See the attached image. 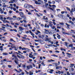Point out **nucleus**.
<instances>
[{
	"label": "nucleus",
	"instance_id": "f257e3e1",
	"mask_svg": "<svg viewBox=\"0 0 75 75\" xmlns=\"http://www.w3.org/2000/svg\"><path fill=\"white\" fill-rule=\"evenodd\" d=\"M51 38H46L45 39V41H48V42H50L51 44H53L54 42L53 41L51 42Z\"/></svg>",
	"mask_w": 75,
	"mask_h": 75
},
{
	"label": "nucleus",
	"instance_id": "774afa93",
	"mask_svg": "<svg viewBox=\"0 0 75 75\" xmlns=\"http://www.w3.org/2000/svg\"><path fill=\"white\" fill-rule=\"evenodd\" d=\"M0 19L1 20H3V18L1 16V17H0Z\"/></svg>",
	"mask_w": 75,
	"mask_h": 75
},
{
	"label": "nucleus",
	"instance_id": "b1692460",
	"mask_svg": "<svg viewBox=\"0 0 75 75\" xmlns=\"http://www.w3.org/2000/svg\"><path fill=\"white\" fill-rule=\"evenodd\" d=\"M54 65H55V67H58V63H54Z\"/></svg>",
	"mask_w": 75,
	"mask_h": 75
},
{
	"label": "nucleus",
	"instance_id": "4be33fe9",
	"mask_svg": "<svg viewBox=\"0 0 75 75\" xmlns=\"http://www.w3.org/2000/svg\"><path fill=\"white\" fill-rule=\"evenodd\" d=\"M59 24H60V25H64V23H62L59 22Z\"/></svg>",
	"mask_w": 75,
	"mask_h": 75
},
{
	"label": "nucleus",
	"instance_id": "2eb2a0df",
	"mask_svg": "<svg viewBox=\"0 0 75 75\" xmlns=\"http://www.w3.org/2000/svg\"><path fill=\"white\" fill-rule=\"evenodd\" d=\"M11 45V47L12 48H16V46H14V44H12Z\"/></svg>",
	"mask_w": 75,
	"mask_h": 75
},
{
	"label": "nucleus",
	"instance_id": "5701e85b",
	"mask_svg": "<svg viewBox=\"0 0 75 75\" xmlns=\"http://www.w3.org/2000/svg\"><path fill=\"white\" fill-rule=\"evenodd\" d=\"M29 33L30 34H31V35H34V33H32V32H31V30H29Z\"/></svg>",
	"mask_w": 75,
	"mask_h": 75
},
{
	"label": "nucleus",
	"instance_id": "c85d7f7f",
	"mask_svg": "<svg viewBox=\"0 0 75 75\" xmlns=\"http://www.w3.org/2000/svg\"><path fill=\"white\" fill-rule=\"evenodd\" d=\"M16 57V56L15 55V54L14 53H13V54H12V57H14V58H15V57Z\"/></svg>",
	"mask_w": 75,
	"mask_h": 75
},
{
	"label": "nucleus",
	"instance_id": "79ce46f5",
	"mask_svg": "<svg viewBox=\"0 0 75 75\" xmlns=\"http://www.w3.org/2000/svg\"><path fill=\"white\" fill-rule=\"evenodd\" d=\"M27 26H28V25L25 24H24V26L25 27H27Z\"/></svg>",
	"mask_w": 75,
	"mask_h": 75
},
{
	"label": "nucleus",
	"instance_id": "a19ab883",
	"mask_svg": "<svg viewBox=\"0 0 75 75\" xmlns=\"http://www.w3.org/2000/svg\"><path fill=\"white\" fill-rule=\"evenodd\" d=\"M38 1L39 2H41L42 3H43V1H42L41 0H38Z\"/></svg>",
	"mask_w": 75,
	"mask_h": 75
},
{
	"label": "nucleus",
	"instance_id": "c03bdc74",
	"mask_svg": "<svg viewBox=\"0 0 75 75\" xmlns=\"http://www.w3.org/2000/svg\"><path fill=\"white\" fill-rule=\"evenodd\" d=\"M42 37L41 38H42V39H44V35H42L41 36Z\"/></svg>",
	"mask_w": 75,
	"mask_h": 75
},
{
	"label": "nucleus",
	"instance_id": "3c124183",
	"mask_svg": "<svg viewBox=\"0 0 75 75\" xmlns=\"http://www.w3.org/2000/svg\"><path fill=\"white\" fill-rule=\"evenodd\" d=\"M34 55V56H35V55H38V54L37 53H34L33 54Z\"/></svg>",
	"mask_w": 75,
	"mask_h": 75
},
{
	"label": "nucleus",
	"instance_id": "423d86ee",
	"mask_svg": "<svg viewBox=\"0 0 75 75\" xmlns=\"http://www.w3.org/2000/svg\"><path fill=\"white\" fill-rule=\"evenodd\" d=\"M0 12L1 14H3L4 13V11H3L1 8H0Z\"/></svg>",
	"mask_w": 75,
	"mask_h": 75
},
{
	"label": "nucleus",
	"instance_id": "7c9ffc66",
	"mask_svg": "<svg viewBox=\"0 0 75 75\" xmlns=\"http://www.w3.org/2000/svg\"><path fill=\"white\" fill-rule=\"evenodd\" d=\"M74 20H75V18L74 17H73L72 18V21H74Z\"/></svg>",
	"mask_w": 75,
	"mask_h": 75
},
{
	"label": "nucleus",
	"instance_id": "2f4dec72",
	"mask_svg": "<svg viewBox=\"0 0 75 75\" xmlns=\"http://www.w3.org/2000/svg\"><path fill=\"white\" fill-rule=\"evenodd\" d=\"M57 38L58 39H60L61 38V36L60 35H58V36H57Z\"/></svg>",
	"mask_w": 75,
	"mask_h": 75
},
{
	"label": "nucleus",
	"instance_id": "f03ea898",
	"mask_svg": "<svg viewBox=\"0 0 75 75\" xmlns=\"http://www.w3.org/2000/svg\"><path fill=\"white\" fill-rule=\"evenodd\" d=\"M66 8H67V9L68 10L70 11V14H71V15H73V13H72V12H74V8H72L71 11V10H70V8H69L68 7H67Z\"/></svg>",
	"mask_w": 75,
	"mask_h": 75
},
{
	"label": "nucleus",
	"instance_id": "e2e57ef3",
	"mask_svg": "<svg viewBox=\"0 0 75 75\" xmlns=\"http://www.w3.org/2000/svg\"><path fill=\"white\" fill-rule=\"evenodd\" d=\"M47 62H51V59L50 60H48L47 61Z\"/></svg>",
	"mask_w": 75,
	"mask_h": 75
},
{
	"label": "nucleus",
	"instance_id": "8fccbe9b",
	"mask_svg": "<svg viewBox=\"0 0 75 75\" xmlns=\"http://www.w3.org/2000/svg\"><path fill=\"white\" fill-rule=\"evenodd\" d=\"M38 37L40 38H41V37H42L41 36V35L40 34L39 35Z\"/></svg>",
	"mask_w": 75,
	"mask_h": 75
},
{
	"label": "nucleus",
	"instance_id": "393cba45",
	"mask_svg": "<svg viewBox=\"0 0 75 75\" xmlns=\"http://www.w3.org/2000/svg\"><path fill=\"white\" fill-rule=\"evenodd\" d=\"M29 57L30 58H33L34 57V55H32V56H29Z\"/></svg>",
	"mask_w": 75,
	"mask_h": 75
},
{
	"label": "nucleus",
	"instance_id": "680f3d73",
	"mask_svg": "<svg viewBox=\"0 0 75 75\" xmlns=\"http://www.w3.org/2000/svg\"><path fill=\"white\" fill-rule=\"evenodd\" d=\"M62 33L63 34H66V33L64 32V31H62Z\"/></svg>",
	"mask_w": 75,
	"mask_h": 75
},
{
	"label": "nucleus",
	"instance_id": "bb28decb",
	"mask_svg": "<svg viewBox=\"0 0 75 75\" xmlns=\"http://www.w3.org/2000/svg\"><path fill=\"white\" fill-rule=\"evenodd\" d=\"M51 56H53V57H58V56L55 54H52L51 55Z\"/></svg>",
	"mask_w": 75,
	"mask_h": 75
},
{
	"label": "nucleus",
	"instance_id": "4c0bfd02",
	"mask_svg": "<svg viewBox=\"0 0 75 75\" xmlns=\"http://www.w3.org/2000/svg\"><path fill=\"white\" fill-rule=\"evenodd\" d=\"M56 28V27H55V26H53L52 27V30H54V29H55V28Z\"/></svg>",
	"mask_w": 75,
	"mask_h": 75
},
{
	"label": "nucleus",
	"instance_id": "9b49d317",
	"mask_svg": "<svg viewBox=\"0 0 75 75\" xmlns=\"http://www.w3.org/2000/svg\"><path fill=\"white\" fill-rule=\"evenodd\" d=\"M50 71H49V72L50 74H52V72L54 71V70L52 69L50 70Z\"/></svg>",
	"mask_w": 75,
	"mask_h": 75
},
{
	"label": "nucleus",
	"instance_id": "a211bd4d",
	"mask_svg": "<svg viewBox=\"0 0 75 75\" xmlns=\"http://www.w3.org/2000/svg\"><path fill=\"white\" fill-rule=\"evenodd\" d=\"M48 45H47V44H45V47L46 48H49V47H48Z\"/></svg>",
	"mask_w": 75,
	"mask_h": 75
},
{
	"label": "nucleus",
	"instance_id": "20e7f679",
	"mask_svg": "<svg viewBox=\"0 0 75 75\" xmlns=\"http://www.w3.org/2000/svg\"><path fill=\"white\" fill-rule=\"evenodd\" d=\"M30 5L26 4H25L24 5V7H25V8H30Z\"/></svg>",
	"mask_w": 75,
	"mask_h": 75
},
{
	"label": "nucleus",
	"instance_id": "7ed1b4c3",
	"mask_svg": "<svg viewBox=\"0 0 75 75\" xmlns=\"http://www.w3.org/2000/svg\"><path fill=\"white\" fill-rule=\"evenodd\" d=\"M14 58L15 59V61H14V62H15V63H16V64H18V62H17V61H18V58H17V57L16 56Z\"/></svg>",
	"mask_w": 75,
	"mask_h": 75
},
{
	"label": "nucleus",
	"instance_id": "c756f323",
	"mask_svg": "<svg viewBox=\"0 0 75 75\" xmlns=\"http://www.w3.org/2000/svg\"><path fill=\"white\" fill-rule=\"evenodd\" d=\"M66 25H67V27H68L70 26V25H69V24H68V23H66Z\"/></svg>",
	"mask_w": 75,
	"mask_h": 75
},
{
	"label": "nucleus",
	"instance_id": "6ab92c4d",
	"mask_svg": "<svg viewBox=\"0 0 75 75\" xmlns=\"http://www.w3.org/2000/svg\"><path fill=\"white\" fill-rule=\"evenodd\" d=\"M18 32L20 34H21V33H22V30H19L18 31Z\"/></svg>",
	"mask_w": 75,
	"mask_h": 75
},
{
	"label": "nucleus",
	"instance_id": "052dcab7",
	"mask_svg": "<svg viewBox=\"0 0 75 75\" xmlns=\"http://www.w3.org/2000/svg\"><path fill=\"white\" fill-rule=\"evenodd\" d=\"M17 56L19 58H21V57H20L19 55L18 54H17Z\"/></svg>",
	"mask_w": 75,
	"mask_h": 75
},
{
	"label": "nucleus",
	"instance_id": "412c9836",
	"mask_svg": "<svg viewBox=\"0 0 75 75\" xmlns=\"http://www.w3.org/2000/svg\"><path fill=\"white\" fill-rule=\"evenodd\" d=\"M17 20H22V18H17Z\"/></svg>",
	"mask_w": 75,
	"mask_h": 75
},
{
	"label": "nucleus",
	"instance_id": "473e14b6",
	"mask_svg": "<svg viewBox=\"0 0 75 75\" xmlns=\"http://www.w3.org/2000/svg\"><path fill=\"white\" fill-rule=\"evenodd\" d=\"M25 57H24V56L23 55H21V58H24Z\"/></svg>",
	"mask_w": 75,
	"mask_h": 75
},
{
	"label": "nucleus",
	"instance_id": "bf43d9fd",
	"mask_svg": "<svg viewBox=\"0 0 75 75\" xmlns=\"http://www.w3.org/2000/svg\"><path fill=\"white\" fill-rule=\"evenodd\" d=\"M55 52H56L57 53H59V51H58V50H56L55 51Z\"/></svg>",
	"mask_w": 75,
	"mask_h": 75
},
{
	"label": "nucleus",
	"instance_id": "37998d69",
	"mask_svg": "<svg viewBox=\"0 0 75 75\" xmlns=\"http://www.w3.org/2000/svg\"><path fill=\"white\" fill-rule=\"evenodd\" d=\"M60 16H61V17H62V18H64V15L63 14H60Z\"/></svg>",
	"mask_w": 75,
	"mask_h": 75
},
{
	"label": "nucleus",
	"instance_id": "49530a36",
	"mask_svg": "<svg viewBox=\"0 0 75 75\" xmlns=\"http://www.w3.org/2000/svg\"><path fill=\"white\" fill-rule=\"evenodd\" d=\"M8 68H11V65H8Z\"/></svg>",
	"mask_w": 75,
	"mask_h": 75
},
{
	"label": "nucleus",
	"instance_id": "a18cd8bd",
	"mask_svg": "<svg viewBox=\"0 0 75 75\" xmlns=\"http://www.w3.org/2000/svg\"><path fill=\"white\" fill-rule=\"evenodd\" d=\"M72 48L71 49V50H75V47L72 46Z\"/></svg>",
	"mask_w": 75,
	"mask_h": 75
},
{
	"label": "nucleus",
	"instance_id": "5fc2aeb1",
	"mask_svg": "<svg viewBox=\"0 0 75 75\" xmlns=\"http://www.w3.org/2000/svg\"><path fill=\"white\" fill-rule=\"evenodd\" d=\"M28 14L29 15H32V13H31L30 12H29L28 13Z\"/></svg>",
	"mask_w": 75,
	"mask_h": 75
},
{
	"label": "nucleus",
	"instance_id": "a878e982",
	"mask_svg": "<svg viewBox=\"0 0 75 75\" xmlns=\"http://www.w3.org/2000/svg\"><path fill=\"white\" fill-rule=\"evenodd\" d=\"M14 70H15V71H16L17 72H18L19 73H20V71H19L17 70V69H14Z\"/></svg>",
	"mask_w": 75,
	"mask_h": 75
},
{
	"label": "nucleus",
	"instance_id": "72a5a7b5",
	"mask_svg": "<svg viewBox=\"0 0 75 75\" xmlns=\"http://www.w3.org/2000/svg\"><path fill=\"white\" fill-rule=\"evenodd\" d=\"M27 68L28 69L30 70V66H27Z\"/></svg>",
	"mask_w": 75,
	"mask_h": 75
},
{
	"label": "nucleus",
	"instance_id": "39448f33",
	"mask_svg": "<svg viewBox=\"0 0 75 75\" xmlns=\"http://www.w3.org/2000/svg\"><path fill=\"white\" fill-rule=\"evenodd\" d=\"M60 68H61V69H62V67L61 66H60H60H57L56 67V69H59Z\"/></svg>",
	"mask_w": 75,
	"mask_h": 75
},
{
	"label": "nucleus",
	"instance_id": "6e6552de",
	"mask_svg": "<svg viewBox=\"0 0 75 75\" xmlns=\"http://www.w3.org/2000/svg\"><path fill=\"white\" fill-rule=\"evenodd\" d=\"M19 14L22 17H23V16H24V13H23V12H21L20 13H19Z\"/></svg>",
	"mask_w": 75,
	"mask_h": 75
},
{
	"label": "nucleus",
	"instance_id": "0eeeda50",
	"mask_svg": "<svg viewBox=\"0 0 75 75\" xmlns=\"http://www.w3.org/2000/svg\"><path fill=\"white\" fill-rule=\"evenodd\" d=\"M7 17L6 19H8L9 20H13V18H10V16H8V17Z\"/></svg>",
	"mask_w": 75,
	"mask_h": 75
},
{
	"label": "nucleus",
	"instance_id": "ea45409f",
	"mask_svg": "<svg viewBox=\"0 0 75 75\" xmlns=\"http://www.w3.org/2000/svg\"><path fill=\"white\" fill-rule=\"evenodd\" d=\"M26 51H27L28 52H30V50L28 48L26 49Z\"/></svg>",
	"mask_w": 75,
	"mask_h": 75
},
{
	"label": "nucleus",
	"instance_id": "f3484780",
	"mask_svg": "<svg viewBox=\"0 0 75 75\" xmlns=\"http://www.w3.org/2000/svg\"><path fill=\"white\" fill-rule=\"evenodd\" d=\"M29 74L30 75H32L34 74L33 72H32L31 71H29Z\"/></svg>",
	"mask_w": 75,
	"mask_h": 75
},
{
	"label": "nucleus",
	"instance_id": "e433bc0d",
	"mask_svg": "<svg viewBox=\"0 0 75 75\" xmlns=\"http://www.w3.org/2000/svg\"><path fill=\"white\" fill-rule=\"evenodd\" d=\"M2 1L5 3H7V1L6 0H2Z\"/></svg>",
	"mask_w": 75,
	"mask_h": 75
},
{
	"label": "nucleus",
	"instance_id": "603ef678",
	"mask_svg": "<svg viewBox=\"0 0 75 75\" xmlns=\"http://www.w3.org/2000/svg\"><path fill=\"white\" fill-rule=\"evenodd\" d=\"M41 64H39V67L38 68L40 69V68H41Z\"/></svg>",
	"mask_w": 75,
	"mask_h": 75
},
{
	"label": "nucleus",
	"instance_id": "1a4fd4ad",
	"mask_svg": "<svg viewBox=\"0 0 75 75\" xmlns=\"http://www.w3.org/2000/svg\"><path fill=\"white\" fill-rule=\"evenodd\" d=\"M69 24H71L72 25H74V23L72 22V21H69Z\"/></svg>",
	"mask_w": 75,
	"mask_h": 75
},
{
	"label": "nucleus",
	"instance_id": "9d476101",
	"mask_svg": "<svg viewBox=\"0 0 75 75\" xmlns=\"http://www.w3.org/2000/svg\"><path fill=\"white\" fill-rule=\"evenodd\" d=\"M19 28L20 30H21V31H22V30H24V28H22L21 27H19Z\"/></svg>",
	"mask_w": 75,
	"mask_h": 75
},
{
	"label": "nucleus",
	"instance_id": "4d7b16f0",
	"mask_svg": "<svg viewBox=\"0 0 75 75\" xmlns=\"http://www.w3.org/2000/svg\"><path fill=\"white\" fill-rule=\"evenodd\" d=\"M22 50H26V48H25V47H23L22 48Z\"/></svg>",
	"mask_w": 75,
	"mask_h": 75
},
{
	"label": "nucleus",
	"instance_id": "13d9d810",
	"mask_svg": "<svg viewBox=\"0 0 75 75\" xmlns=\"http://www.w3.org/2000/svg\"><path fill=\"white\" fill-rule=\"evenodd\" d=\"M65 45H66V46L67 47H68V44L67 43V42H65Z\"/></svg>",
	"mask_w": 75,
	"mask_h": 75
},
{
	"label": "nucleus",
	"instance_id": "ddd939ff",
	"mask_svg": "<svg viewBox=\"0 0 75 75\" xmlns=\"http://www.w3.org/2000/svg\"><path fill=\"white\" fill-rule=\"evenodd\" d=\"M54 9H55V8H54V7H53V8H52V9H51V10H52V11H53L54 13H55L56 11H55V10Z\"/></svg>",
	"mask_w": 75,
	"mask_h": 75
},
{
	"label": "nucleus",
	"instance_id": "864d4df0",
	"mask_svg": "<svg viewBox=\"0 0 75 75\" xmlns=\"http://www.w3.org/2000/svg\"><path fill=\"white\" fill-rule=\"evenodd\" d=\"M48 47H52V45L51 44H49L48 45Z\"/></svg>",
	"mask_w": 75,
	"mask_h": 75
},
{
	"label": "nucleus",
	"instance_id": "f8f14e48",
	"mask_svg": "<svg viewBox=\"0 0 75 75\" xmlns=\"http://www.w3.org/2000/svg\"><path fill=\"white\" fill-rule=\"evenodd\" d=\"M35 3L36 4H41V2H38V1H35Z\"/></svg>",
	"mask_w": 75,
	"mask_h": 75
},
{
	"label": "nucleus",
	"instance_id": "4468645a",
	"mask_svg": "<svg viewBox=\"0 0 75 75\" xmlns=\"http://www.w3.org/2000/svg\"><path fill=\"white\" fill-rule=\"evenodd\" d=\"M45 30L46 34H49V31H48V30H46V29H45Z\"/></svg>",
	"mask_w": 75,
	"mask_h": 75
},
{
	"label": "nucleus",
	"instance_id": "338daca9",
	"mask_svg": "<svg viewBox=\"0 0 75 75\" xmlns=\"http://www.w3.org/2000/svg\"><path fill=\"white\" fill-rule=\"evenodd\" d=\"M17 35L18 36V37H19L20 38V35H19V34H17Z\"/></svg>",
	"mask_w": 75,
	"mask_h": 75
},
{
	"label": "nucleus",
	"instance_id": "dca6fc26",
	"mask_svg": "<svg viewBox=\"0 0 75 75\" xmlns=\"http://www.w3.org/2000/svg\"><path fill=\"white\" fill-rule=\"evenodd\" d=\"M71 66H70V68H72V67H73V66H75V64H70Z\"/></svg>",
	"mask_w": 75,
	"mask_h": 75
},
{
	"label": "nucleus",
	"instance_id": "09e8293b",
	"mask_svg": "<svg viewBox=\"0 0 75 75\" xmlns=\"http://www.w3.org/2000/svg\"><path fill=\"white\" fill-rule=\"evenodd\" d=\"M7 7V6L6 5H3L2 6V7L4 8H5V7Z\"/></svg>",
	"mask_w": 75,
	"mask_h": 75
},
{
	"label": "nucleus",
	"instance_id": "6e6d98bb",
	"mask_svg": "<svg viewBox=\"0 0 75 75\" xmlns=\"http://www.w3.org/2000/svg\"><path fill=\"white\" fill-rule=\"evenodd\" d=\"M64 13H65V12L64 11H62L61 12V13L62 14H64Z\"/></svg>",
	"mask_w": 75,
	"mask_h": 75
},
{
	"label": "nucleus",
	"instance_id": "0e129e2a",
	"mask_svg": "<svg viewBox=\"0 0 75 75\" xmlns=\"http://www.w3.org/2000/svg\"><path fill=\"white\" fill-rule=\"evenodd\" d=\"M15 25H19V24L17 23H15Z\"/></svg>",
	"mask_w": 75,
	"mask_h": 75
},
{
	"label": "nucleus",
	"instance_id": "de8ad7c7",
	"mask_svg": "<svg viewBox=\"0 0 75 75\" xmlns=\"http://www.w3.org/2000/svg\"><path fill=\"white\" fill-rule=\"evenodd\" d=\"M57 28L60 29V28H61V27H60L59 26H57Z\"/></svg>",
	"mask_w": 75,
	"mask_h": 75
},
{
	"label": "nucleus",
	"instance_id": "c9c22d12",
	"mask_svg": "<svg viewBox=\"0 0 75 75\" xmlns=\"http://www.w3.org/2000/svg\"><path fill=\"white\" fill-rule=\"evenodd\" d=\"M23 68H26V66L25 65L23 64Z\"/></svg>",
	"mask_w": 75,
	"mask_h": 75
},
{
	"label": "nucleus",
	"instance_id": "aec40b11",
	"mask_svg": "<svg viewBox=\"0 0 75 75\" xmlns=\"http://www.w3.org/2000/svg\"><path fill=\"white\" fill-rule=\"evenodd\" d=\"M73 46V45L72 44H70L69 45V47H71V48H72V47Z\"/></svg>",
	"mask_w": 75,
	"mask_h": 75
},
{
	"label": "nucleus",
	"instance_id": "cd10ccee",
	"mask_svg": "<svg viewBox=\"0 0 75 75\" xmlns=\"http://www.w3.org/2000/svg\"><path fill=\"white\" fill-rule=\"evenodd\" d=\"M3 55H8V53H3Z\"/></svg>",
	"mask_w": 75,
	"mask_h": 75
},
{
	"label": "nucleus",
	"instance_id": "69168bd1",
	"mask_svg": "<svg viewBox=\"0 0 75 75\" xmlns=\"http://www.w3.org/2000/svg\"><path fill=\"white\" fill-rule=\"evenodd\" d=\"M53 24L54 25H56V23H55V22H53Z\"/></svg>",
	"mask_w": 75,
	"mask_h": 75
},
{
	"label": "nucleus",
	"instance_id": "58836bf2",
	"mask_svg": "<svg viewBox=\"0 0 75 75\" xmlns=\"http://www.w3.org/2000/svg\"><path fill=\"white\" fill-rule=\"evenodd\" d=\"M66 54L67 55H69V57H71V54H70L68 53H67Z\"/></svg>",
	"mask_w": 75,
	"mask_h": 75
},
{
	"label": "nucleus",
	"instance_id": "f704fd0d",
	"mask_svg": "<svg viewBox=\"0 0 75 75\" xmlns=\"http://www.w3.org/2000/svg\"><path fill=\"white\" fill-rule=\"evenodd\" d=\"M56 10L57 12H58V11H61V10L59 9H57Z\"/></svg>",
	"mask_w": 75,
	"mask_h": 75
}]
</instances>
